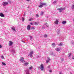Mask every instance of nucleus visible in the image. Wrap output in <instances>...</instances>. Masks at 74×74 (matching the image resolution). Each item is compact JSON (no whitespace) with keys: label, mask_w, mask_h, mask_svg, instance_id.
I'll return each instance as SVG.
<instances>
[{"label":"nucleus","mask_w":74,"mask_h":74,"mask_svg":"<svg viewBox=\"0 0 74 74\" xmlns=\"http://www.w3.org/2000/svg\"><path fill=\"white\" fill-rule=\"evenodd\" d=\"M45 27L43 26V27H42L43 29H45Z\"/></svg>","instance_id":"41"},{"label":"nucleus","mask_w":74,"mask_h":74,"mask_svg":"<svg viewBox=\"0 0 74 74\" xmlns=\"http://www.w3.org/2000/svg\"><path fill=\"white\" fill-rule=\"evenodd\" d=\"M72 9H74V5H73L72 7Z\"/></svg>","instance_id":"33"},{"label":"nucleus","mask_w":74,"mask_h":74,"mask_svg":"<svg viewBox=\"0 0 74 74\" xmlns=\"http://www.w3.org/2000/svg\"><path fill=\"white\" fill-rule=\"evenodd\" d=\"M50 55H53V52H51Z\"/></svg>","instance_id":"32"},{"label":"nucleus","mask_w":74,"mask_h":74,"mask_svg":"<svg viewBox=\"0 0 74 74\" xmlns=\"http://www.w3.org/2000/svg\"><path fill=\"white\" fill-rule=\"evenodd\" d=\"M56 51H57L58 52L60 51V49L58 48H57L56 49Z\"/></svg>","instance_id":"17"},{"label":"nucleus","mask_w":74,"mask_h":74,"mask_svg":"<svg viewBox=\"0 0 74 74\" xmlns=\"http://www.w3.org/2000/svg\"><path fill=\"white\" fill-rule=\"evenodd\" d=\"M20 61L22 63L25 62V60H24V58L23 57H21L20 59Z\"/></svg>","instance_id":"5"},{"label":"nucleus","mask_w":74,"mask_h":74,"mask_svg":"<svg viewBox=\"0 0 74 74\" xmlns=\"http://www.w3.org/2000/svg\"><path fill=\"white\" fill-rule=\"evenodd\" d=\"M2 64L3 65H4V66H5V65H6L5 63H4V62H2Z\"/></svg>","instance_id":"29"},{"label":"nucleus","mask_w":74,"mask_h":74,"mask_svg":"<svg viewBox=\"0 0 74 74\" xmlns=\"http://www.w3.org/2000/svg\"><path fill=\"white\" fill-rule=\"evenodd\" d=\"M32 20H33V18H30L29 19V21H32Z\"/></svg>","instance_id":"35"},{"label":"nucleus","mask_w":74,"mask_h":74,"mask_svg":"<svg viewBox=\"0 0 74 74\" xmlns=\"http://www.w3.org/2000/svg\"><path fill=\"white\" fill-rule=\"evenodd\" d=\"M44 25H46V26H47V27H48V26H49L48 24L47 23H45Z\"/></svg>","instance_id":"20"},{"label":"nucleus","mask_w":74,"mask_h":74,"mask_svg":"<svg viewBox=\"0 0 74 74\" xmlns=\"http://www.w3.org/2000/svg\"><path fill=\"white\" fill-rule=\"evenodd\" d=\"M72 59L73 60H74V56L72 57Z\"/></svg>","instance_id":"40"},{"label":"nucleus","mask_w":74,"mask_h":74,"mask_svg":"<svg viewBox=\"0 0 74 74\" xmlns=\"http://www.w3.org/2000/svg\"><path fill=\"white\" fill-rule=\"evenodd\" d=\"M22 21H23V22H24V21L25 20V18H24V17H22Z\"/></svg>","instance_id":"25"},{"label":"nucleus","mask_w":74,"mask_h":74,"mask_svg":"<svg viewBox=\"0 0 74 74\" xmlns=\"http://www.w3.org/2000/svg\"><path fill=\"white\" fill-rule=\"evenodd\" d=\"M71 53H70L68 55V57H70V56H71L72 55Z\"/></svg>","instance_id":"21"},{"label":"nucleus","mask_w":74,"mask_h":74,"mask_svg":"<svg viewBox=\"0 0 74 74\" xmlns=\"http://www.w3.org/2000/svg\"><path fill=\"white\" fill-rule=\"evenodd\" d=\"M36 16L37 17H38L39 16H38V15L36 14Z\"/></svg>","instance_id":"39"},{"label":"nucleus","mask_w":74,"mask_h":74,"mask_svg":"<svg viewBox=\"0 0 74 74\" xmlns=\"http://www.w3.org/2000/svg\"><path fill=\"white\" fill-rule=\"evenodd\" d=\"M49 62V60H47L46 63H48Z\"/></svg>","instance_id":"26"},{"label":"nucleus","mask_w":74,"mask_h":74,"mask_svg":"<svg viewBox=\"0 0 74 74\" xmlns=\"http://www.w3.org/2000/svg\"><path fill=\"white\" fill-rule=\"evenodd\" d=\"M54 23L56 24V25H58V20H56L54 21Z\"/></svg>","instance_id":"7"},{"label":"nucleus","mask_w":74,"mask_h":74,"mask_svg":"<svg viewBox=\"0 0 74 74\" xmlns=\"http://www.w3.org/2000/svg\"><path fill=\"white\" fill-rule=\"evenodd\" d=\"M2 48V46L1 45H0V48Z\"/></svg>","instance_id":"45"},{"label":"nucleus","mask_w":74,"mask_h":74,"mask_svg":"<svg viewBox=\"0 0 74 74\" xmlns=\"http://www.w3.org/2000/svg\"><path fill=\"white\" fill-rule=\"evenodd\" d=\"M25 72L26 73V74H29V70H28V69H26Z\"/></svg>","instance_id":"11"},{"label":"nucleus","mask_w":74,"mask_h":74,"mask_svg":"<svg viewBox=\"0 0 74 74\" xmlns=\"http://www.w3.org/2000/svg\"><path fill=\"white\" fill-rule=\"evenodd\" d=\"M26 1H30V0H26Z\"/></svg>","instance_id":"48"},{"label":"nucleus","mask_w":74,"mask_h":74,"mask_svg":"<svg viewBox=\"0 0 74 74\" xmlns=\"http://www.w3.org/2000/svg\"><path fill=\"white\" fill-rule=\"evenodd\" d=\"M47 37H48V36H47V35L45 34L44 35V37L47 38Z\"/></svg>","instance_id":"24"},{"label":"nucleus","mask_w":74,"mask_h":74,"mask_svg":"<svg viewBox=\"0 0 74 74\" xmlns=\"http://www.w3.org/2000/svg\"><path fill=\"white\" fill-rule=\"evenodd\" d=\"M56 2H57V1H55L53 3V4H55V3H56Z\"/></svg>","instance_id":"38"},{"label":"nucleus","mask_w":74,"mask_h":74,"mask_svg":"<svg viewBox=\"0 0 74 74\" xmlns=\"http://www.w3.org/2000/svg\"><path fill=\"white\" fill-rule=\"evenodd\" d=\"M28 64H29V63L26 62L24 64V65L25 66H28Z\"/></svg>","instance_id":"12"},{"label":"nucleus","mask_w":74,"mask_h":74,"mask_svg":"<svg viewBox=\"0 0 74 74\" xmlns=\"http://www.w3.org/2000/svg\"><path fill=\"white\" fill-rule=\"evenodd\" d=\"M22 42H25V41H22Z\"/></svg>","instance_id":"49"},{"label":"nucleus","mask_w":74,"mask_h":74,"mask_svg":"<svg viewBox=\"0 0 74 74\" xmlns=\"http://www.w3.org/2000/svg\"><path fill=\"white\" fill-rule=\"evenodd\" d=\"M0 16L1 17H4V15L3 13H0Z\"/></svg>","instance_id":"10"},{"label":"nucleus","mask_w":74,"mask_h":74,"mask_svg":"<svg viewBox=\"0 0 74 74\" xmlns=\"http://www.w3.org/2000/svg\"><path fill=\"white\" fill-rule=\"evenodd\" d=\"M64 60V59L62 58V59H61V61H63Z\"/></svg>","instance_id":"46"},{"label":"nucleus","mask_w":74,"mask_h":74,"mask_svg":"<svg viewBox=\"0 0 74 74\" xmlns=\"http://www.w3.org/2000/svg\"><path fill=\"white\" fill-rule=\"evenodd\" d=\"M49 67H50V66H49L48 68H49Z\"/></svg>","instance_id":"50"},{"label":"nucleus","mask_w":74,"mask_h":74,"mask_svg":"<svg viewBox=\"0 0 74 74\" xmlns=\"http://www.w3.org/2000/svg\"><path fill=\"white\" fill-rule=\"evenodd\" d=\"M31 29L32 30H34V29H35V28H34V27H31Z\"/></svg>","instance_id":"30"},{"label":"nucleus","mask_w":74,"mask_h":74,"mask_svg":"<svg viewBox=\"0 0 74 74\" xmlns=\"http://www.w3.org/2000/svg\"><path fill=\"white\" fill-rule=\"evenodd\" d=\"M39 24V22H36L34 23V24L35 25H38Z\"/></svg>","instance_id":"13"},{"label":"nucleus","mask_w":74,"mask_h":74,"mask_svg":"<svg viewBox=\"0 0 74 74\" xmlns=\"http://www.w3.org/2000/svg\"><path fill=\"white\" fill-rule=\"evenodd\" d=\"M12 30L13 31V32H16V30H15V27H12L11 28Z\"/></svg>","instance_id":"9"},{"label":"nucleus","mask_w":74,"mask_h":74,"mask_svg":"<svg viewBox=\"0 0 74 74\" xmlns=\"http://www.w3.org/2000/svg\"><path fill=\"white\" fill-rule=\"evenodd\" d=\"M39 7L40 8H42V7H43V5H39Z\"/></svg>","instance_id":"27"},{"label":"nucleus","mask_w":74,"mask_h":74,"mask_svg":"<svg viewBox=\"0 0 74 74\" xmlns=\"http://www.w3.org/2000/svg\"><path fill=\"white\" fill-rule=\"evenodd\" d=\"M12 44H13V42H12L11 41H9V46H11V45H12Z\"/></svg>","instance_id":"8"},{"label":"nucleus","mask_w":74,"mask_h":74,"mask_svg":"<svg viewBox=\"0 0 74 74\" xmlns=\"http://www.w3.org/2000/svg\"><path fill=\"white\" fill-rule=\"evenodd\" d=\"M8 3L7 2H3L2 3V5L3 6H6L7 5H8Z\"/></svg>","instance_id":"3"},{"label":"nucleus","mask_w":74,"mask_h":74,"mask_svg":"<svg viewBox=\"0 0 74 74\" xmlns=\"http://www.w3.org/2000/svg\"><path fill=\"white\" fill-rule=\"evenodd\" d=\"M62 24H63V25H64L66 23V21H63L62 22Z\"/></svg>","instance_id":"16"},{"label":"nucleus","mask_w":74,"mask_h":74,"mask_svg":"<svg viewBox=\"0 0 74 74\" xmlns=\"http://www.w3.org/2000/svg\"><path fill=\"white\" fill-rule=\"evenodd\" d=\"M44 14V12H41L40 13V15L41 16H42V15Z\"/></svg>","instance_id":"23"},{"label":"nucleus","mask_w":74,"mask_h":74,"mask_svg":"<svg viewBox=\"0 0 74 74\" xmlns=\"http://www.w3.org/2000/svg\"><path fill=\"white\" fill-rule=\"evenodd\" d=\"M63 44V43H62V42L60 43V44L59 45V46H62Z\"/></svg>","instance_id":"19"},{"label":"nucleus","mask_w":74,"mask_h":74,"mask_svg":"<svg viewBox=\"0 0 74 74\" xmlns=\"http://www.w3.org/2000/svg\"><path fill=\"white\" fill-rule=\"evenodd\" d=\"M12 51H13V53H15V50H13Z\"/></svg>","instance_id":"42"},{"label":"nucleus","mask_w":74,"mask_h":74,"mask_svg":"<svg viewBox=\"0 0 74 74\" xmlns=\"http://www.w3.org/2000/svg\"><path fill=\"white\" fill-rule=\"evenodd\" d=\"M30 25H33V24L32 23H30Z\"/></svg>","instance_id":"43"},{"label":"nucleus","mask_w":74,"mask_h":74,"mask_svg":"<svg viewBox=\"0 0 74 74\" xmlns=\"http://www.w3.org/2000/svg\"><path fill=\"white\" fill-rule=\"evenodd\" d=\"M47 59L48 60H51V59H50V58H49V57H48L47 58Z\"/></svg>","instance_id":"37"},{"label":"nucleus","mask_w":74,"mask_h":74,"mask_svg":"<svg viewBox=\"0 0 74 74\" xmlns=\"http://www.w3.org/2000/svg\"><path fill=\"white\" fill-rule=\"evenodd\" d=\"M1 58L2 59H4V57L3 56H2Z\"/></svg>","instance_id":"34"},{"label":"nucleus","mask_w":74,"mask_h":74,"mask_svg":"<svg viewBox=\"0 0 74 74\" xmlns=\"http://www.w3.org/2000/svg\"><path fill=\"white\" fill-rule=\"evenodd\" d=\"M40 4L41 5H46V3H40Z\"/></svg>","instance_id":"18"},{"label":"nucleus","mask_w":74,"mask_h":74,"mask_svg":"<svg viewBox=\"0 0 74 74\" xmlns=\"http://www.w3.org/2000/svg\"><path fill=\"white\" fill-rule=\"evenodd\" d=\"M59 74H62V72H60L59 73Z\"/></svg>","instance_id":"47"},{"label":"nucleus","mask_w":74,"mask_h":74,"mask_svg":"<svg viewBox=\"0 0 74 74\" xmlns=\"http://www.w3.org/2000/svg\"><path fill=\"white\" fill-rule=\"evenodd\" d=\"M37 58H40V56H37Z\"/></svg>","instance_id":"36"},{"label":"nucleus","mask_w":74,"mask_h":74,"mask_svg":"<svg viewBox=\"0 0 74 74\" xmlns=\"http://www.w3.org/2000/svg\"><path fill=\"white\" fill-rule=\"evenodd\" d=\"M49 72L50 73H51V72H52V69H50L49 70Z\"/></svg>","instance_id":"31"},{"label":"nucleus","mask_w":74,"mask_h":74,"mask_svg":"<svg viewBox=\"0 0 74 74\" xmlns=\"http://www.w3.org/2000/svg\"><path fill=\"white\" fill-rule=\"evenodd\" d=\"M33 53H34V52L33 51H31L29 54L28 55V56H30V58H32L33 57Z\"/></svg>","instance_id":"2"},{"label":"nucleus","mask_w":74,"mask_h":74,"mask_svg":"<svg viewBox=\"0 0 74 74\" xmlns=\"http://www.w3.org/2000/svg\"><path fill=\"white\" fill-rule=\"evenodd\" d=\"M52 45L53 47V48H54V47H55L56 45H55V43H53L52 44Z\"/></svg>","instance_id":"15"},{"label":"nucleus","mask_w":74,"mask_h":74,"mask_svg":"<svg viewBox=\"0 0 74 74\" xmlns=\"http://www.w3.org/2000/svg\"><path fill=\"white\" fill-rule=\"evenodd\" d=\"M32 68H33V67L31 66L29 67V70H32Z\"/></svg>","instance_id":"28"},{"label":"nucleus","mask_w":74,"mask_h":74,"mask_svg":"<svg viewBox=\"0 0 74 74\" xmlns=\"http://www.w3.org/2000/svg\"><path fill=\"white\" fill-rule=\"evenodd\" d=\"M41 71L44 70V65L43 64H41L40 65V68Z\"/></svg>","instance_id":"4"},{"label":"nucleus","mask_w":74,"mask_h":74,"mask_svg":"<svg viewBox=\"0 0 74 74\" xmlns=\"http://www.w3.org/2000/svg\"><path fill=\"white\" fill-rule=\"evenodd\" d=\"M65 8H58V10L59 11V12H61L63 11V10H65Z\"/></svg>","instance_id":"1"},{"label":"nucleus","mask_w":74,"mask_h":74,"mask_svg":"<svg viewBox=\"0 0 74 74\" xmlns=\"http://www.w3.org/2000/svg\"><path fill=\"white\" fill-rule=\"evenodd\" d=\"M57 33L58 34H59L60 33V30L59 29L57 30Z\"/></svg>","instance_id":"14"},{"label":"nucleus","mask_w":74,"mask_h":74,"mask_svg":"<svg viewBox=\"0 0 74 74\" xmlns=\"http://www.w3.org/2000/svg\"><path fill=\"white\" fill-rule=\"evenodd\" d=\"M71 43H72V44H74V42H73V41H72V42H71Z\"/></svg>","instance_id":"44"},{"label":"nucleus","mask_w":74,"mask_h":74,"mask_svg":"<svg viewBox=\"0 0 74 74\" xmlns=\"http://www.w3.org/2000/svg\"><path fill=\"white\" fill-rule=\"evenodd\" d=\"M31 27V26L30 25H29L27 26V29L28 30H30V27Z\"/></svg>","instance_id":"6"},{"label":"nucleus","mask_w":74,"mask_h":74,"mask_svg":"<svg viewBox=\"0 0 74 74\" xmlns=\"http://www.w3.org/2000/svg\"><path fill=\"white\" fill-rule=\"evenodd\" d=\"M29 37L30 40H32V39L33 38V36H30Z\"/></svg>","instance_id":"22"}]
</instances>
